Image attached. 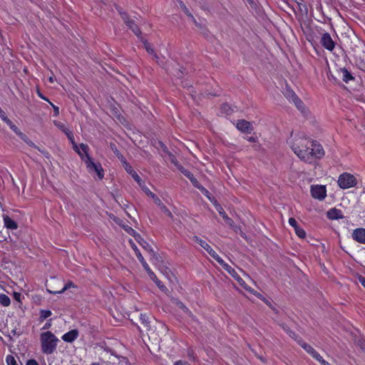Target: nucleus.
<instances>
[{"instance_id": "obj_1", "label": "nucleus", "mask_w": 365, "mask_h": 365, "mask_svg": "<svg viewBox=\"0 0 365 365\" xmlns=\"http://www.w3.org/2000/svg\"><path fill=\"white\" fill-rule=\"evenodd\" d=\"M290 148L302 161L312 164L325 155L323 146L315 140H310L304 133H291L287 140Z\"/></svg>"}, {"instance_id": "obj_31", "label": "nucleus", "mask_w": 365, "mask_h": 365, "mask_svg": "<svg viewBox=\"0 0 365 365\" xmlns=\"http://www.w3.org/2000/svg\"><path fill=\"white\" fill-rule=\"evenodd\" d=\"M294 232H295V234L297 235V236L299 238H300V239H304L305 238V237H306V232H305V230L302 227H295Z\"/></svg>"}, {"instance_id": "obj_20", "label": "nucleus", "mask_w": 365, "mask_h": 365, "mask_svg": "<svg viewBox=\"0 0 365 365\" xmlns=\"http://www.w3.org/2000/svg\"><path fill=\"white\" fill-rule=\"evenodd\" d=\"M64 133L67 136L68 139L72 143L73 149L78 154V155L80 156L81 160H83L84 158L83 156V154L81 153L78 145L75 142L73 133L69 129L68 130V131L65 132Z\"/></svg>"}, {"instance_id": "obj_12", "label": "nucleus", "mask_w": 365, "mask_h": 365, "mask_svg": "<svg viewBox=\"0 0 365 365\" xmlns=\"http://www.w3.org/2000/svg\"><path fill=\"white\" fill-rule=\"evenodd\" d=\"M351 237L355 242L365 245V228L358 227L354 230Z\"/></svg>"}, {"instance_id": "obj_43", "label": "nucleus", "mask_w": 365, "mask_h": 365, "mask_svg": "<svg viewBox=\"0 0 365 365\" xmlns=\"http://www.w3.org/2000/svg\"><path fill=\"white\" fill-rule=\"evenodd\" d=\"M288 222H289V225L291 227H292L294 228V230H295V227H299L298 225L297 220L294 217H289Z\"/></svg>"}, {"instance_id": "obj_34", "label": "nucleus", "mask_w": 365, "mask_h": 365, "mask_svg": "<svg viewBox=\"0 0 365 365\" xmlns=\"http://www.w3.org/2000/svg\"><path fill=\"white\" fill-rule=\"evenodd\" d=\"M178 305L179 307L182 309L185 314H188L192 318L194 317L192 312L183 303L179 302Z\"/></svg>"}, {"instance_id": "obj_30", "label": "nucleus", "mask_w": 365, "mask_h": 365, "mask_svg": "<svg viewBox=\"0 0 365 365\" xmlns=\"http://www.w3.org/2000/svg\"><path fill=\"white\" fill-rule=\"evenodd\" d=\"M5 123H6L7 125L16 134L18 135L19 133L21 131L18 127L9 118H7L6 120H4Z\"/></svg>"}, {"instance_id": "obj_4", "label": "nucleus", "mask_w": 365, "mask_h": 365, "mask_svg": "<svg viewBox=\"0 0 365 365\" xmlns=\"http://www.w3.org/2000/svg\"><path fill=\"white\" fill-rule=\"evenodd\" d=\"M337 182L340 188L345 190L355 187L357 180L352 174L343 173L339 176Z\"/></svg>"}, {"instance_id": "obj_26", "label": "nucleus", "mask_w": 365, "mask_h": 365, "mask_svg": "<svg viewBox=\"0 0 365 365\" xmlns=\"http://www.w3.org/2000/svg\"><path fill=\"white\" fill-rule=\"evenodd\" d=\"M233 111V108L228 103H223L221 105L220 112L222 114L230 115Z\"/></svg>"}, {"instance_id": "obj_63", "label": "nucleus", "mask_w": 365, "mask_h": 365, "mask_svg": "<svg viewBox=\"0 0 365 365\" xmlns=\"http://www.w3.org/2000/svg\"><path fill=\"white\" fill-rule=\"evenodd\" d=\"M130 230H131V232H135V230L133 229H132L131 227H130Z\"/></svg>"}, {"instance_id": "obj_39", "label": "nucleus", "mask_w": 365, "mask_h": 365, "mask_svg": "<svg viewBox=\"0 0 365 365\" xmlns=\"http://www.w3.org/2000/svg\"><path fill=\"white\" fill-rule=\"evenodd\" d=\"M282 328L289 335V336H291L292 338L294 339L297 341L298 340L296 338L297 337V334L294 331L290 330V329L287 326H283Z\"/></svg>"}, {"instance_id": "obj_10", "label": "nucleus", "mask_w": 365, "mask_h": 365, "mask_svg": "<svg viewBox=\"0 0 365 365\" xmlns=\"http://www.w3.org/2000/svg\"><path fill=\"white\" fill-rule=\"evenodd\" d=\"M320 43L323 48L329 51H332L336 46V42L328 32H324L322 34Z\"/></svg>"}, {"instance_id": "obj_64", "label": "nucleus", "mask_w": 365, "mask_h": 365, "mask_svg": "<svg viewBox=\"0 0 365 365\" xmlns=\"http://www.w3.org/2000/svg\"><path fill=\"white\" fill-rule=\"evenodd\" d=\"M361 69L362 71H365V64H364V68H361Z\"/></svg>"}, {"instance_id": "obj_54", "label": "nucleus", "mask_w": 365, "mask_h": 365, "mask_svg": "<svg viewBox=\"0 0 365 365\" xmlns=\"http://www.w3.org/2000/svg\"><path fill=\"white\" fill-rule=\"evenodd\" d=\"M188 356L190 357V359H194V356H193V354H192V351H188Z\"/></svg>"}, {"instance_id": "obj_61", "label": "nucleus", "mask_w": 365, "mask_h": 365, "mask_svg": "<svg viewBox=\"0 0 365 365\" xmlns=\"http://www.w3.org/2000/svg\"><path fill=\"white\" fill-rule=\"evenodd\" d=\"M183 86H184V87H187V88H189V86H188L187 83H185V85H183Z\"/></svg>"}, {"instance_id": "obj_62", "label": "nucleus", "mask_w": 365, "mask_h": 365, "mask_svg": "<svg viewBox=\"0 0 365 365\" xmlns=\"http://www.w3.org/2000/svg\"><path fill=\"white\" fill-rule=\"evenodd\" d=\"M298 5H299V8H301V5H302V3H298Z\"/></svg>"}, {"instance_id": "obj_17", "label": "nucleus", "mask_w": 365, "mask_h": 365, "mask_svg": "<svg viewBox=\"0 0 365 365\" xmlns=\"http://www.w3.org/2000/svg\"><path fill=\"white\" fill-rule=\"evenodd\" d=\"M327 217L328 219L331 220H337L343 219L344 217L343 215L342 211L336 207L331 208L327 212Z\"/></svg>"}, {"instance_id": "obj_29", "label": "nucleus", "mask_w": 365, "mask_h": 365, "mask_svg": "<svg viewBox=\"0 0 365 365\" xmlns=\"http://www.w3.org/2000/svg\"><path fill=\"white\" fill-rule=\"evenodd\" d=\"M0 304L4 307H8L11 304L10 298L5 294H0Z\"/></svg>"}, {"instance_id": "obj_5", "label": "nucleus", "mask_w": 365, "mask_h": 365, "mask_svg": "<svg viewBox=\"0 0 365 365\" xmlns=\"http://www.w3.org/2000/svg\"><path fill=\"white\" fill-rule=\"evenodd\" d=\"M220 264L223 267L225 270H226L238 283L239 284L248 291L250 293L254 292V289L251 287H248L245 282L242 279V277L237 274V272L232 268L230 265L226 263L223 259L222 262L220 263Z\"/></svg>"}, {"instance_id": "obj_58", "label": "nucleus", "mask_w": 365, "mask_h": 365, "mask_svg": "<svg viewBox=\"0 0 365 365\" xmlns=\"http://www.w3.org/2000/svg\"><path fill=\"white\" fill-rule=\"evenodd\" d=\"M90 365H101V364L98 362H93Z\"/></svg>"}, {"instance_id": "obj_53", "label": "nucleus", "mask_w": 365, "mask_h": 365, "mask_svg": "<svg viewBox=\"0 0 365 365\" xmlns=\"http://www.w3.org/2000/svg\"><path fill=\"white\" fill-rule=\"evenodd\" d=\"M247 140H248L250 142H255V141H256V138H254V137H252H252L248 138V139H247Z\"/></svg>"}, {"instance_id": "obj_8", "label": "nucleus", "mask_w": 365, "mask_h": 365, "mask_svg": "<svg viewBox=\"0 0 365 365\" xmlns=\"http://www.w3.org/2000/svg\"><path fill=\"white\" fill-rule=\"evenodd\" d=\"M120 14L126 26L132 30V31L136 35V36L139 39L142 38V32L139 26L135 24V22L133 20L130 19L128 15L125 12L120 11Z\"/></svg>"}, {"instance_id": "obj_6", "label": "nucleus", "mask_w": 365, "mask_h": 365, "mask_svg": "<svg viewBox=\"0 0 365 365\" xmlns=\"http://www.w3.org/2000/svg\"><path fill=\"white\" fill-rule=\"evenodd\" d=\"M83 160L90 173L95 172L100 180L104 178V170L100 163H95L91 157H87V159Z\"/></svg>"}, {"instance_id": "obj_13", "label": "nucleus", "mask_w": 365, "mask_h": 365, "mask_svg": "<svg viewBox=\"0 0 365 365\" xmlns=\"http://www.w3.org/2000/svg\"><path fill=\"white\" fill-rule=\"evenodd\" d=\"M213 205L216 209V210L218 212L220 215L224 219L225 222L230 226H233L234 221L232 218L228 217V215L225 212L223 207L220 205V203L217 202L216 200H215V202H213Z\"/></svg>"}, {"instance_id": "obj_2", "label": "nucleus", "mask_w": 365, "mask_h": 365, "mask_svg": "<svg viewBox=\"0 0 365 365\" xmlns=\"http://www.w3.org/2000/svg\"><path fill=\"white\" fill-rule=\"evenodd\" d=\"M41 351L46 354H52L56 349L58 339L50 331L43 332L40 335Z\"/></svg>"}, {"instance_id": "obj_57", "label": "nucleus", "mask_w": 365, "mask_h": 365, "mask_svg": "<svg viewBox=\"0 0 365 365\" xmlns=\"http://www.w3.org/2000/svg\"><path fill=\"white\" fill-rule=\"evenodd\" d=\"M48 81H49L50 83H53L54 82V78H53V76H50V77L48 78Z\"/></svg>"}, {"instance_id": "obj_44", "label": "nucleus", "mask_w": 365, "mask_h": 365, "mask_svg": "<svg viewBox=\"0 0 365 365\" xmlns=\"http://www.w3.org/2000/svg\"><path fill=\"white\" fill-rule=\"evenodd\" d=\"M50 105L52 106L53 110V115L58 116L59 115V108L56 106H55L53 103L51 101L49 102Z\"/></svg>"}, {"instance_id": "obj_24", "label": "nucleus", "mask_w": 365, "mask_h": 365, "mask_svg": "<svg viewBox=\"0 0 365 365\" xmlns=\"http://www.w3.org/2000/svg\"><path fill=\"white\" fill-rule=\"evenodd\" d=\"M284 96L289 102L292 103L295 100V98L298 97L296 93L290 87H286Z\"/></svg>"}, {"instance_id": "obj_47", "label": "nucleus", "mask_w": 365, "mask_h": 365, "mask_svg": "<svg viewBox=\"0 0 365 365\" xmlns=\"http://www.w3.org/2000/svg\"><path fill=\"white\" fill-rule=\"evenodd\" d=\"M140 318L142 324H148V318L146 317V314H141Z\"/></svg>"}, {"instance_id": "obj_41", "label": "nucleus", "mask_w": 365, "mask_h": 365, "mask_svg": "<svg viewBox=\"0 0 365 365\" xmlns=\"http://www.w3.org/2000/svg\"><path fill=\"white\" fill-rule=\"evenodd\" d=\"M150 197L153 199L154 202L158 206V207L163 204L155 193H153Z\"/></svg>"}, {"instance_id": "obj_49", "label": "nucleus", "mask_w": 365, "mask_h": 365, "mask_svg": "<svg viewBox=\"0 0 365 365\" xmlns=\"http://www.w3.org/2000/svg\"><path fill=\"white\" fill-rule=\"evenodd\" d=\"M51 327V319L46 322V324L42 327V329H48Z\"/></svg>"}, {"instance_id": "obj_21", "label": "nucleus", "mask_w": 365, "mask_h": 365, "mask_svg": "<svg viewBox=\"0 0 365 365\" xmlns=\"http://www.w3.org/2000/svg\"><path fill=\"white\" fill-rule=\"evenodd\" d=\"M4 227L8 230H16L18 224L8 215H3Z\"/></svg>"}, {"instance_id": "obj_51", "label": "nucleus", "mask_w": 365, "mask_h": 365, "mask_svg": "<svg viewBox=\"0 0 365 365\" xmlns=\"http://www.w3.org/2000/svg\"><path fill=\"white\" fill-rule=\"evenodd\" d=\"M174 365H190V364L185 361L178 360L175 362Z\"/></svg>"}, {"instance_id": "obj_59", "label": "nucleus", "mask_w": 365, "mask_h": 365, "mask_svg": "<svg viewBox=\"0 0 365 365\" xmlns=\"http://www.w3.org/2000/svg\"><path fill=\"white\" fill-rule=\"evenodd\" d=\"M264 302L267 304H270V303L269 302V301L267 299H265L264 298L263 299Z\"/></svg>"}, {"instance_id": "obj_35", "label": "nucleus", "mask_w": 365, "mask_h": 365, "mask_svg": "<svg viewBox=\"0 0 365 365\" xmlns=\"http://www.w3.org/2000/svg\"><path fill=\"white\" fill-rule=\"evenodd\" d=\"M6 362L7 365H19L15 359V358L11 355L9 354L6 357Z\"/></svg>"}, {"instance_id": "obj_46", "label": "nucleus", "mask_w": 365, "mask_h": 365, "mask_svg": "<svg viewBox=\"0 0 365 365\" xmlns=\"http://www.w3.org/2000/svg\"><path fill=\"white\" fill-rule=\"evenodd\" d=\"M13 297L16 301H17L19 302H21V293L14 292L13 294Z\"/></svg>"}, {"instance_id": "obj_42", "label": "nucleus", "mask_w": 365, "mask_h": 365, "mask_svg": "<svg viewBox=\"0 0 365 365\" xmlns=\"http://www.w3.org/2000/svg\"><path fill=\"white\" fill-rule=\"evenodd\" d=\"M190 182H191L192 185L195 187L197 188L198 190H200V187L202 186V185L199 182V181L197 180V178H196L195 177H193V178H192V179L190 180Z\"/></svg>"}, {"instance_id": "obj_56", "label": "nucleus", "mask_w": 365, "mask_h": 365, "mask_svg": "<svg viewBox=\"0 0 365 365\" xmlns=\"http://www.w3.org/2000/svg\"><path fill=\"white\" fill-rule=\"evenodd\" d=\"M361 284L365 287V278H362L360 279Z\"/></svg>"}, {"instance_id": "obj_11", "label": "nucleus", "mask_w": 365, "mask_h": 365, "mask_svg": "<svg viewBox=\"0 0 365 365\" xmlns=\"http://www.w3.org/2000/svg\"><path fill=\"white\" fill-rule=\"evenodd\" d=\"M298 344L314 359L321 363L324 359L323 357L309 344L305 343L302 339L297 340Z\"/></svg>"}, {"instance_id": "obj_37", "label": "nucleus", "mask_w": 365, "mask_h": 365, "mask_svg": "<svg viewBox=\"0 0 365 365\" xmlns=\"http://www.w3.org/2000/svg\"><path fill=\"white\" fill-rule=\"evenodd\" d=\"M139 187L143 190V192L148 196H150L153 192L146 186L145 182L143 180V184H138Z\"/></svg>"}, {"instance_id": "obj_60", "label": "nucleus", "mask_w": 365, "mask_h": 365, "mask_svg": "<svg viewBox=\"0 0 365 365\" xmlns=\"http://www.w3.org/2000/svg\"><path fill=\"white\" fill-rule=\"evenodd\" d=\"M186 11H187V14L189 16H192V14H191L190 13H189L188 10H187V9H186Z\"/></svg>"}, {"instance_id": "obj_14", "label": "nucleus", "mask_w": 365, "mask_h": 365, "mask_svg": "<svg viewBox=\"0 0 365 365\" xmlns=\"http://www.w3.org/2000/svg\"><path fill=\"white\" fill-rule=\"evenodd\" d=\"M236 127L239 130L244 133H251L253 129L250 122L243 119L237 120Z\"/></svg>"}, {"instance_id": "obj_23", "label": "nucleus", "mask_w": 365, "mask_h": 365, "mask_svg": "<svg viewBox=\"0 0 365 365\" xmlns=\"http://www.w3.org/2000/svg\"><path fill=\"white\" fill-rule=\"evenodd\" d=\"M110 149L115 154V155L118 158V159L120 161L122 165L125 163L127 160L123 155L120 153V151L117 148L116 145L114 143H110Z\"/></svg>"}, {"instance_id": "obj_19", "label": "nucleus", "mask_w": 365, "mask_h": 365, "mask_svg": "<svg viewBox=\"0 0 365 365\" xmlns=\"http://www.w3.org/2000/svg\"><path fill=\"white\" fill-rule=\"evenodd\" d=\"M140 41L143 43L144 45V48H145V50L147 51V52L151 55H153L154 58H155L156 60V62L159 64V65H161V62L160 61V58L158 57V56L157 55L156 53H155V51L153 49V48L152 47V46L150 45V43L148 41L147 39H145L143 36L142 38H140Z\"/></svg>"}, {"instance_id": "obj_18", "label": "nucleus", "mask_w": 365, "mask_h": 365, "mask_svg": "<svg viewBox=\"0 0 365 365\" xmlns=\"http://www.w3.org/2000/svg\"><path fill=\"white\" fill-rule=\"evenodd\" d=\"M79 335V332L77 329H71L69 331L65 333L62 336L61 339L63 341L68 342V343H72L73 342Z\"/></svg>"}, {"instance_id": "obj_3", "label": "nucleus", "mask_w": 365, "mask_h": 365, "mask_svg": "<svg viewBox=\"0 0 365 365\" xmlns=\"http://www.w3.org/2000/svg\"><path fill=\"white\" fill-rule=\"evenodd\" d=\"M131 246L133 250L135 251V254L138 258V259L141 263L143 267L146 271L147 274L150 277V278L155 282L156 286L164 292H166L168 291V288L165 287V285L157 277L155 274L152 271L150 267H149L148 264L146 262L145 259L143 258V255H141L140 250L138 249L137 246L132 242Z\"/></svg>"}, {"instance_id": "obj_48", "label": "nucleus", "mask_w": 365, "mask_h": 365, "mask_svg": "<svg viewBox=\"0 0 365 365\" xmlns=\"http://www.w3.org/2000/svg\"><path fill=\"white\" fill-rule=\"evenodd\" d=\"M37 95L42 100H44L48 102V103L50 102V101L43 93H41L39 90L37 91Z\"/></svg>"}, {"instance_id": "obj_50", "label": "nucleus", "mask_w": 365, "mask_h": 365, "mask_svg": "<svg viewBox=\"0 0 365 365\" xmlns=\"http://www.w3.org/2000/svg\"><path fill=\"white\" fill-rule=\"evenodd\" d=\"M160 144L161 148H162V149H163V151L164 153L171 155V153H170L169 152V150H168V148H167V146H166L165 144H163V143H161V142H160Z\"/></svg>"}, {"instance_id": "obj_25", "label": "nucleus", "mask_w": 365, "mask_h": 365, "mask_svg": "<svg viewBox=\"0 0 365 365\" xmlns=\"http://www.w3.org/2000/svg\"><path fill=\"white\" fill-rule=\"evenodd\" d=\"M299 110L302 113H305L307 111V107L305 106L303 101L299 98H295V100L292 102Z\"/></svg>"}, {"instance_id": "obj_32", "label": "nucleus", "mask_w": 365, "mask_h": 365, "mask_svg": "<svg viewBox=\"0 0 365 365\" xmlns=\"http://www.w3.org/2000/svg\"><path fill=\"white\" fill-rule=\"evenodd\" d=\"M53 123L55 125V126H56L63 133L68 131V128L66 126V125L63 123L58 120H53Z\"/></svg>"}, {"instance_id": "obj_16", "label": "nucleus", "mask_w": 365, "mask_h": 365, "mask_svg": "<svg viewBox=\"0 0 365 365\" xmlns=\"http://www.w3.org/2000/svg\"><path fill=\"white\" fill-rule=\"evenodd\" d=\"M123 166L126 172L132 176V178L136 181L138 184H143V180L138 175L137 172L132 168L130 163H128V161L123 163Z\"/></svg>"}, {"instance_id": "obj_45", "label": "nucleus", "mask_w": 365, "mask_h": 365, "mask_svg": "<svg viewBox=\"0 0 365 365\" xmlns=\"http://www.w3.org/2000/svg\"><path fill=\"white\" fill-rule=\"evenodd\" d=\"M140 245L144 249L147 250L148 251H153L152 247L147 242L143 241V243H140Z\"/></svg>"}, {"instance_id": "obj_40", "label": "nucleus", "mask_w": 365, "mask_h": 365, "mask_svg": "<svg viewBox=\"0 0 365 365\" xmlns=\"http://www.w3.org/2000/svg\"><path fill=\"white\" fill-rule=\"evenodd\" d=\"M181 172H182V173L185 177H187L190 180L192 178H193V177H195V176H194V175H193V174H192L190 170H187V169L182 168V169L181 170Z\"/></svg>"}, {"instance_id": "obj_52", "label": "nucleus", "mask_w": 365, "mask_h": 365, "mask_svg": "<svg viewBox=\"0 0 365 365\" xmlns=\"http://www.w3.org/2000/svg\"><path fill=\"white\" fill-rule=\"evenodd\" d=\"M26 365H38V364L34 359H29V360L27 361Z\"/></svg>"}, {"instance_id": "obj_33", "label": "nucleus", "mask_w": 365, "mask_h": 365, "mask_svg": "<svg viewBox=\"0 0 365 365\" xmlns=\"http://www.w3.org/2000/svg\"><path fill=\"white\" fill-rule=\"evenodd\" d=\"M17 135L19 137H20L21 139L22 140H24L28 145H34V143L31 140H30L29 139V138L24 133H23L21 131H20Z\"/></svg>"}, {"instance_id": "obj_15", "label": "nucleus", "mask_w": 365, "mask_h": 365, "mask_svg": "<svg viewBox=\"0 0 365 365\" xmlns=\"http://www.w3.org/2000/svg\"><path fill=\"white\" fill-rule=\"evenodd\" d=\"M338 74L341 78L343 81L348 83L350 81L355 80V77L346 68H340L337 70Z\"/></svg>"}, {"instance_id": "obj_38", "label": "nucleus", "mask_w": 365, "mask_h": 365, "mask_svg": "<svg viewBox=\"0 0 365 365\" xmlns=\"http://www.w3.org/2000/svg\"><path fill=\"white\" fill-rule=\"evenodd\" d=\"M199 190H200V192L205 196H206L210 200V202H212V203L215 202V200L213 201L211 198V193L205 187L202 186Z\"/></svg>"}, {"instance_id": "obj_9", "label": "nucleus", "mask_w": 365, "mask_h": 365, "mask_svg": "<svg viewBox=\"0 0 365 365\" xmlns=\"http://www.w3.org/2000/svg\"><path fill=\"white\" fill-rule=\"evenodd\" d=\"M310 192L313 198L319 200H324L327 197V188L325 185H312Z\"/></svg>"}, {"instance_id": "obj_7", "label": "nucleus", "mask_w": 365, "mask_h": 365, "mask_svg": "<svg viewBox=\"0 0 365 365\" xmlns=\"http://www.w3.org/2000/svg\"><path fill=\"white\" fill-rule=\"evenodd\" d=\"M192 240L198 243L207 253L219 264L222 262V258L209 245L205 240H202L198 236H194Z\"/></svg>"}, {"instance_id": "obj_28", "label": "nucleus", "mask_w": 365, "mask_h": 365, "mask_svg": "<svg viewBox=\"0 0 365 365\" xmlns=\"http://www.w3.org/2000/svg\"><path fill=\"white\" fill-rule=\"evenodd\" d=\"M52 314L51 311L48 309H41L38 320L40 322H43L46 319L51 317Z\"/></svg>"}, {"instance_id": "obj_36", "label": "nucleus", "mask_w": 365, "mask_h": 365, "mask_svg": "<svg viewBox=\"0 0 365 365\" xmlns=\"http://www.w3.org/2000/svg\"><path fill=\"white\" fill-rule=\"evenodd\" d=\"M159 208L170 218L173 219V215L172 212L170 211V210L164 205L163 204L161 206L159 207Z\"/></svg>"}, {"instance_id": "obj_55", "label": "nucleus", "mask_w": 365, "mask_h": 365, "mask_svg": "<svg viewBox=\"0 0 365 365\" xmlns=\"http://www.w3.org/2000/svg\"><path fill=\"white\" fill-rule=\"evenodd\" d=\"M322 365H331L329 362L325 361L324 359L320 363Z\"/></svg>"}, {"instance_id": "obj_27", "label": "nucleus", "mask_w": 365, "mask_h": 365, "mask_svg": "<svg viewBox=\"0 0 365 365\" xmlns=\"http://www.w3.org/2000/svg\"><path fill=\"white\" fill-rule=\"evenodd\" d=\"M78 145L81 153L83 154L84 159H87V157H91L88 153L89 148H88V145L84 144V143H81Z\"/></svg>"}, {"instance_id": "obj_22", "label": "nucleus", "mask_w": 365, "mask_h": 365, "mask_svg": "<svg viewBox=\"0 0 365 365\" xmlns=\"http://www.w3.org/2000/svg\"><path fill=\"white\" fill-rule=\"evenodd\" d=\"M76 287H77V286L73 282L68 281L67 283H66L64 284L63 287L61 290H58V291L50 290V289H47V290L49 293L56 294L63 293L65 291H66L67 289H68L70 288H76Z\"/></svg>"}]
</instances>
